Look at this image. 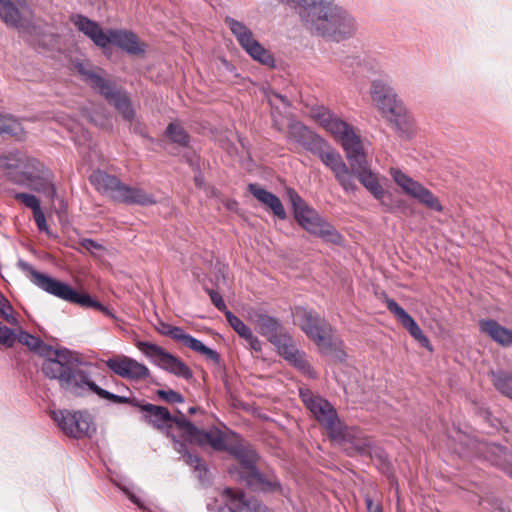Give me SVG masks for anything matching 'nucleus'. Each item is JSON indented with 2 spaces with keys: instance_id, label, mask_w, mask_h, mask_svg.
<instances>
[{
  "instance_id": "f257e3e1",
  "label": "nucleus",
  "mask_w": 512,
  "mask_h": 512,
  "mask_svg": "<svg viewBox=\"0 0 512 512\" xmlns=\"http://www.w3.org/2000/svg\"><path fill=\"white\" fill-rule=\"evenodd\" d=\"M44 361L41 371L50 380H57L60 387L75 396H83L86 388L95 393L93 382L89 373L80 369L82 363L78 354L67 348L54 349L41 341L36 351Z\"/></svg>"
},
{
  "instance_id": "f03ea898",
  "label": "nucleus",
  "mask_w": 512,
  "mask_h": 512,
  "mask_svg": "<svg viewBox=\"0 0 512 512\" xmlns=\"http://www.w3.org/2000/svg\"><path fill=\"white\" fill-rule=\"evenodd\" d=\"M294 323L301 331L314 342L319 350L325 354H335L343 361L346 353L343 350V341L335 336L334 327L314 309L296 306L292 310Z\"/></svg>"
},
{
  "instance_id": "7ed1b4c3",
  "label": "nucleus",
  "mask_w": 512,
  "mask_h": 512,
  "mask_svg": "<svg viewBox=\"0 0 512 512\" xmlns=\"http://www.w3.org/2000/svg\"><path fill=\"white\" fill-rule=\"evenodd\" d=\"M0 167L7 178L18 185H28L29 188L43 193L50 200L56 197L57 190L52 183L51 173L34 158L4 157L0 159Z\"/></svg>"
},
{
  "instance_id": "20e7f679",
  "label": "nucleus",
  "mask_w": 512,
  "mask_h": 512,
  "mask_svg": "<svg viewBox=\"0 0 512 512\" xmlns=\"http://www.w3.org/2000/svg\"><path fill=\"white\" fill-rule=\"evenodd\" d=\"M17 265L24 273H26L27 277L35 286L45 292L60 298L61 300L79 305L82 308H93L110 318H115L114 313L108 307L92 298L88 293H80L73 289L69 284L47 274L38 272L30 263L22 259L18 261Z\"/></svg>"
},
{
  "instance_id": "39448f33",
  "label": "nucleus",
  "mask_w": 512,
  "mask_h": 512,
  "mask_svg": "<svg viewBox=\"0 0 512 512\" xmlns=\"http://www.w3.org/2000/svg\"><path fill=\"white\" fill-rule=\"evenodd\" d=\"M73 23L79 31L102 49L113 44L133 56H140L145 53L146 45L140 42L138 36L133 31L126 29H108L105 32L96 21L80 14L73 19Z\"/></svg>"
},
{
  "instance_id": "423d86ee",
  "label": "nucleus",
  "mask_w": 512,
  "mask_h": 512,
  "mask_svg": "<svg viewBox=\"0 0 512 512\" xmlns=\"http://www.w3.org/2000/svg\"><path fill=\"white\" fill-rule=\"evenodd\" d=\"M305 27L312 33L340 42L354 36L357 23L354 17L333 1L323 7Z\"/></svg>"
},
{
  "instance_id": "0eeeda50",
  "label": "nucleus",
  "mask_w": 512,
  "mask_h": 512,
  "mask_svg": "<svg viewBox=\"0 0 512 512\" xmlns=\"http://www.w3.org/2000/svg\"><path fill=\"white\" fill-rule=\"evenodd\" d=\"M299 396L305 407L317 422L326 430L329 439L338 444L350 442L354 432L343 424L336 409L325 398L314 394L310 389H300Z\"/></svg>"
},
{
  "instance_id": "6e6552de",
  "label": "nucleus",
  "mask_w": 512,
  "mask_h": 512,
  "mask_svg": "<svg viewBox=\"0 0 512 512\" xmlns=\"http://www.w3.org/2000/svg\"><path fill=\"white\" fill-rule=\"evenodd\" d=\"M89 182L101 195L118 203L139 206H151L157 203L153 194L140 187L126 185L117 176L100 169L91 173Z\"/></svg>"
},
{
  "instance_id": "1a4fd4ad",
  "label": "nucleus",
  "mask_w": 512,
  "mask_h": 512,
  "mask_svg": "<svg viewBox=\"0 0 512 512\" xmlns=\"http://www.w3.org/2000/svg\"><path fill=\"white\" fill-rule=\"evenodd\" d=\"M287 195L293 208L294 218L303 229L326 242L341 243L342 235L336 228L315 209L308 206L294 189H287Z\"/></svg>"
},
{
  "instance_id": "9d476101",
  "label": "nucleus",
  "mask_w": 512,
  "mask_h": 512,
  "mask_svg": "<svg viewBox=\"0 0 512 512\" xmlns=\"http://www.w3.org/2000/svg\"><path fill=\"white\" fill-rule=\"evenodd\" d=\"M370 94L383 117L392 123L397 130L406 132L410 128V117L393 88L382 81L376 80L371 84Z\"/></svg>"
},
{
  "instance_id": "9b49d317",
  "label": "nucleus",
  "mask_w": 512,
  "mask_h": 512,
  "mask_svg": "<svg viewBox=\"0 0 512 512\" xmlns=\"http://www.w3.org/2000/svg\"><path fill=\"white\" fill-rule=\"evenodd\" d=\"M94 389L95 394L102 399H106L117 404H129L132 407L140 408L141 411L144 412L143 420L157 430L171 428L172 423L177 426V421L181 419V417L172 416L166 407L151 403H144L137 398L116 395L99 386H94Z\"/></svg>"
},
{
  "instance_id": "f8f14e48",
  "label": "nucleus",
  "mask_w": 512,
  "mask_h": 512,
  "mask_svg": "<svg viewBox=\"0 0 512 512\" xmlns=\"http://www.w3.org/2000/svg\"><path fill=\"white\" fill-rule=\"evenodd\" d=\"M225 23L235 36L241 48L255 61L269 68L275 67V59L259 41L254 38L252 30L243 22L227 16Z\"/></svg>"
},
{
  "instance_id": "ddd939ff",
  "label": "nucleus",
  "mask_w": 512,
  "mask_h": 512,
  "mask_svg": "<svg viewBox=\"0 0 512 512\" xmlns=\"http://www.w3.org/2000/svg\"><path fill=\"white\" fill-rule=\"evenodd\" d=\"M177 428L182 432L181 436L186 441L201 447L209 445L215 451L228 452L229 447L233 444V442H229L226 433L219 428L211 427L209 430H202L184 417L177 421Z\"/></svg>"
},
{
  "instance_id": "4468645a",
  "label": "nucleus",
  "mask_w": 512,
  "mask_h": 512,
  "mask_svg": "<svg viewBox=\"0 0 512 512\" xmlns=\"http://www.w3.org/2000/svg\"><path fill=\"white\" fill-rule=\"evenodd\" d=\"M312 154L319 157L322 163L333 172L335 179L345 192L355 193L358 190L350 165L348 166L341 154L325 140L319 144Z\"/></svg>"
},
{
  "instance_id": "2eb2a0df",
  "label": "nucleus",
  "mask_w": 512,
  "mask_h": 512,
  "mask_svg": "<svg viewBox=\"0 0 512 512\" xmlns=\"http://www.w3.org/2000/svg\"><path fill=\"white\" fill-rule=\"evenodd\" d=\"M136 347L152 359L156 365L169 373L186 380L193 377L192 370L181 359L165 351L161 346L146 341H138Z\"/></svg>"
},
{
  "instance_id": "dca6fc26",
  "label": "nucleus",
  "mask_w": 512,
  "mask_h": 512,
  "mask_svg": "<svg viewBox=\"0 0 512 512\" xmlns=\"http://www.w3.org/2000/svg\"><path fill=\"white\" fill-rule=\"evenodd\" d=\"M53 419L65 435L75 439L90 437L95 431L92 418L87 413L60 410L53 412Z\"/></svg>"
},
{
  "instance_id": "f3484780",
  "label": "nucleus",
  "mask_w": 512,
  "mask_h": 512,
  "mask_svg": "<svg viewBox=\"0 0 512 512\" xmlns=\"http://www.w3.org/2000/svg\"><path fill=\"white\" fill-rule=\"evenodd\" d=\"M391 176L395 183L399 185L407 195L415 198L419 203L431 210L437 212L443 211V206L438 197L420 182L415 181L398 169H391Z\"/></svg>"
},
{
  "instance_id": "a211bd4d",
  "label": "nucleus",
  "mask_w": 512,
  "mask_h": 512,
  "mask_svg": "<svg viewBox=\"0 0 512 512\" xmlns=\"http://www.w3.org/2000/svg\"><path fill=\"white\" fill-rule=\"evenodd\" d=\"M224 505L216 512H272L254 497H247L242 489L226 487L221 492Z\"/></svg>"
},
{
  "instance_id": "6ab92c4d",
  "label": "nucleus",
  "mask_w": 512,
  "mask_h": 512,
  "mask_svg": "<svg viewBox=\"0 0 512 512\" xmlns=\"http://www.w3.org/2000/svg\"><path fill=\"white\" fill-rule=\"evenodd\" d=\"M250 319L258 332L272 344L279 345L280 338H286V335L283 333V325L276 317L262 312H253L250 314Z\"/></svg>"
},
{
  "instance_id": "aec40b11",
  "label": "nucleus",
  "mask_w": 512,
  "mask_h": 512,
  "mask_svg": "<svg viewBox=\"0 0 512 512\" xmlns=\"http://www.w3.org/2000/svg\"><path fill=\"white\" fill-rule=\"evenodd\" d=\"M387 309L393 313L409 334L418 341L421 346L432 350L429 339L424 335L416 321L393 299L386 300Z\"/></svg>"
},
{
  "instance_id": "412c9836",
  "label": "nucleus",
  "mask_w": 512,
  "mask_h": 512,
  "mask_svg": "<svg viewBox=\"0 0 512 512\" xmlns=\"http://www.w3.org/2000/svg\"><path fill=\"white\" fill-rule=\"evenodd\" d=\"M99 93L117 109L124 120L129 123L134 121L136 113L126 92L117 89L109 82Z\"/></svg>"
},
{
  "instance_id": "4be33fe9",
  "label": "nucleus",
  "mask_w": 512,
  "mask_h": 512,
  "mask_svg": "<svg viewBox=\"0 0 512 512\" xmlns=\"http://www.w3.org/2000/svg\"><path fill=\"white\" fill-rule=\"evenodd\" d=\"M287 137L311 153L324 140L299 121H293L289 124Z\"/></svg>"
},
{
  "instance_id": "5701e85b",
  "label": "nucleus",
  "mask_w": 512,
  "mask_h": 512,
  "mask_svg": "<svg viewBox=\"0 0 512 512\" xmlns=\"http://www.w3.org/2000/svg\"><path fill=\"white\" fill-rule=\"evenodd\" d=\"M227 453L237 459L240 463L243 469V472L241 473L242 479L243 475L251 474L254 470L257 469L259 456L257 452L244 441L239 439L233 442Z\"/></svg>"
},
{
  "instance_id": "b1692460",
  "label": "nucleus",
  "mask_w": 512,
  "mask_h": 512,
  "mask_svg": "<svg viewBox=\"0 0 512 512\" xmlns=\"http://www.w3.org/2000/svg\"><path fill=\"white\" fill-rule=\"evenodd\" d=\"M353 179L357 178L359 182L377 199L382 200L386 194L380 185L378 178L368 165L367 160L351 167Z\"/></svg>"
},
{
  "instance_id": "393cba45",
  "label": "nucleus",
  "mask_w": 512,
  "mask_h": 512,
  "mask_svg": "<svg viewBox=\"0 0 512 512\" xmlns=\"http://www.w3.org/2000/svg\"><path fill=\"white\" fill-rule=\"evenodd\" d=\"M338 141H340L342 148L345 152L347 161L350 167L363 163L366 159L362 140L357 135L353 127L347 131Z\"/></svg>"
},
{
  "instance_id": "a878e982",
  "label": "nucleus",
  "mask_w": 512,
  "mask_h": 512,
  "mask_svg": "<svg viewBox=\"0 0 512 512\" xmlns=\"http://www.w3.org/2000/svg\"><path fill=\"white\" fill-rule=\"evenodd\" d=\"M243 480L253 490H259L264 493L282 491V485L274 474L261 473L258 468L251 474L243 475Z\"/></svg>"
},
{
  "instance_id": "bb28decb",
  "label": "nucleus",
  "mask_w": 512,
  "mask_h": 512,
  "mask_svg": "<svg viewBox=\"0 0 512 512\" xmlns=\"http://www.w3.org/2000/svg\"><path fill=\"white\" fill-rule=\"evenodd\" d=\"M480 331L488 335L494 342L502 347L512 346V330L499 324L493 319L479 321Z\"/></svg>"
},
{
  "instance_id": "cd10ccee",
  "label": "nucleus",
  "mask_w": 512,
  "mask_h": 512,
  "mask_svg": "<svg viewBox=\"0 0 512 512\" xmlns=\"http://www.w3.org/2000/svg\"><path fill=\"white\" fill-rule=\"evenodd\" d=\"M248 191L262 204L268 206L273 214L277 216L279 219L284 220L287 217L284 206L275 194L267 191L262 188L257 183H251L248 185Z\"/></svg>"
},
{
  "instance_id": "c85d7f7f",
  "label": "nucleus",
  "mask_w": 512,
  "mask_h": 512,
  "mask_svg": "<svg viewBox=\"0 0 512 512\" xmlns=\"http://www.w3.org/2000/svg\"><path fill=\"white\" fill-rule=\"evenodd\" d=\"M26 7V0H0V19L9 26L21 27V11Z\"/></svg>"
},
{
  "instance_id": "c756f323",
  "label": "nucleus",
  "mask_w": 512,
  "mask_h": 512,
  "mask_svg": "<svg viewBox=\"0 0 512 512\" xmlns=\"http://www.w3.org/2000/svg\"><path fill=\"white\" fill-rule=\"evenodd\" d=\"M316 119L320 125L339 140L352 126L340 119L337 115L329 110L322 109L316 115Z\"/></svg>"
},
{
  "instance_id": "7c9ffc66",
  "label": "nucleus",
  "mask_w": 512,
  "mask_h": 512,
  "mask_svg": "<svg viewBox=\"0 0 512 512\" xmlns=\"http://www.w3.org/2000/svg\"><path fill=\"white\" fill-rule=\"evenodd\" d=\"M226 320L238 336L247 342L250 349L256 352L261 351L262 345L260 340L253 334L251 328L239 317L234 315L232 312H226Z\"/></svg>"
},
{
  "instance_id": "2f4dec72",
  "label": "nucleus",
  "mask_w": 512,
  "mask_h": 512,
  "mask_svg": "<svg viewBox=\"0 0 512 512\" xmlns=\"http://www.w3.org/2000/svg\"><path fill=\"white\" fill-rule=\"evenodd\" d=\"M296 5L303 8L300 13L304 26L310 22L323 7L328 6L332 0H291Z\"/></svg>"
},
{
  "instance_id": "473e14b6",
  "label": "nucleus",
  "mask_w": 512,
  "mask_h": 512,
  "mask_svg": "<svg viewBox=\"0 0 512 512\" xmlns=\"http://www.w3.org/2000/svg\"><path fill=\"white\" fill-rule=\"evenodd\" d=\"M490 375L496 390L512 400V373L499 370L491 371Z\"/></svg>"
},
{
  "instance_id": "72a5a7b5",
  "label": "nucleus",
  "mask_w": 512,
  "mask_h": 512,
  "mask_svg": "<svg viewBox=\"0 0 512 512\" xmlns=\"http://www.w3.org/2000/svg\"><path fill=\"white\" fill-rule=\"evenodd\" d=\"M185 346L195 352H198V353L204 355L207 361H210L213 364L220 366V363H221L220 354L217 351L204 345L200 340H198L190 335L187 342L185 343Z\"/></svg>"
},
{
  "instance_id": "f704fd0d",
  "label": "nucleus",
  "mask_w": 512,
  "mask_h": 512,
  "mask_svg": "<svg viewBox=\"0 0 512 512\" xmlns=\"http://www.w3.org/2000/svg\"><path fill=\"white\" fill-rule=\"evenodd\" d=\"M355 451L362 455L368 456L371 459H376L380 465L388 466V456L385 451L379 447H373L370 443H356L354 445Z\"/></svg>"
},
{
  "instance_id": "c9c22d12",
  "label": "nucleus",
  "mask_w": 512,
  "mask_h": 512,
  "mask_svg": "<svg viewBox=\"0 0 512 512\" xmlns=\"http://www.w3.org/2000/svg\"><path fill=\"white\" fill-rule=\"evenodd\" d=\"M0 134H9L21 138L24 135V128L21 123L12 116H3L0 114Z\"/></svg>"
},
{
  "instance_id": "e433bc0d",
  "label": "nucleus",
  "mask_w": 512,
  "mask_h": 512,
  "mask_svg": "<svg viewBox=\"0 0 512 512\" xmlns=\"http://www.w3.org/2000/svg\"><path fill=\"white\" fill-rule=\"evenodd\" d=\"M166 134L173 143H176L182 147H187L189 145L190 136L179 123H169L166 128Z\"/></svg>"
},
{
  "instance_id": "4c0bfd02",
  "label": "nucleus",
  "mask_w": 512,
  "mask_h": 512,
  "mask_svg": "<svg viewBox=\"0 0 512 512\" xmlns=\"http://www.w3.org/2000/svg\"><path fill=\"white\" fill-rule=\"evenodd\" d=\"M156 330L164 336H168L175 341L182 342L184 345L190 337V334L185 333L181 327L172 326L162 321H159L158 326H156Z\"/></svg>"
},
{
  "instance_id": "58836bf2",
  "label": "nucleus",
  "mask_w": 512,
  "mask_h": 512,
  "mask_svg": "<svg viewBox=\"0 0 512 512\" xmlns=\"http://www.w3.org/2000/svg\"><path fill=\"white\" fill-rule=\"evenodd\" d=\"M78 71L85 77V80L90 83L91 87L97 89L99 92L109 83V81L87 68L84 64L78 65Z\"/></svg>"
},
{
  "instance_id": "ea45409f",
  "label": "nucleus",
  "mask_w": 512,
  "mask_h": 512,
  "mask_svg": "<svg viewBox=\"0 0 512 512\" xmlns=\"http://www.w3.org/2000/svg\"><path fill=\"white\" fill-rule=\"evenodd\" d=\"M130 360L131 358L125 356L109 358L106 361V366L118 376L126 378Z\"/></svg>"
},
{
  "instance_id": "a19ab883",
  "label": "nucleus",
  "mask_w": 512,
  "mask_h": 512,
  "mask_svg": "<svg viewBox=\"0 0 512 512\" xmlns=\"http://www.w3.org/2000/svg\"><path fill=\"white\" fill-rule=\"evenodd\" d=\"M148 376H149V369L144 364H141L131 358L126 378L130 379V380L137 381V380L145 379Z\"/></svg>"
},
{
  "instance_id": "79ce46f5",
  "label": "nucleus",
  "mask_w": 512,
  "mask_h": 512,
  "mask_svg": "<svg viewBox=\"0 0 512 512\" xmlns=\"http://www.w3.org/2000/svg\"><path fill=\"white\" fill-rule=\"evenodd\" d=\"M15 200L24 204L27 208H30L32 212L41 208L40 200L33 194L16 192L13 194Z\"/></svg>"
},
{
  "instance_id": "37998d69",
  "label": "nucleus",
  "mask_w": 512,
  "mask_h": 512,
  "mask_svg": "<svg viewBox=\"0 0 512 512\" xmlns=\"http://www.w3.org/2000/svg\"><path fill=\"white\" fill-rule=\"evenodd\" d=\"M280 354L289 362H291L298 354L299 350L291 343V338L287 337V342H282L280 338L279 345H276Z\"/></svg>"
},
{
  "instance_id": "c03bdc74",
  "label": "nucleus",
  "mask_w": 512,
  "mask_h": 512,
  "mask_svg": "<svg viewBox=\"0 0 512 512\" xmlns=\"http://www.w3.org/2000/svg\"><path fill=\"white\" fill-rule=\"evenodd\" d=\"M290 363H292L297 369H299L309 377H316L315 371L313 370L309 362L306 360L305 354L303 352L300 351L299 354Z\"/></svg>"
},
{
  "instance_id": "a18cd8bd",
  "label": "nucleus",
  "mask_w": 512,
  "mask_h": 512,
  "mask_svg": "<svg viewBox=\"0 0 512 512\" xmlns=\"http://www.w3.org/2000/svg\"><path fill=\"white\" fill-rule=\"evenodd\" d=\"M205 292L209 295L211 302L213 305L226 316V312H231L227 309L226 303L220 293L217 291L210 289L208 287H204Z\"/></svg>"
},
{
  "instance_id": "49530a36",
  "label": "nucleus",
  "mask_w": 512,
  "mask_h": 512,
  "mask_svg": "<svg viewBox=\"0 0 512 512\" xmlns=\"http://www.w3.org/2000/svg\"><path fill=\"white\" fill-rule=\"evenodd\" d=\"M156 394L160 399L170 404L184 402V397L182 394L172 389L157 390Z\"/></svg>"
},
{
  "instance_id": "de8ad7c7",
  "label": "nucleus",
  "mask_w": 512,
  "mask_h": 512,
  "mask_svg": "<svg viewBox=\"0 0 512 512\" xmlns=\"http://www.w3.org/2000/svg\"><path fill=\"white\" fill-rule=\"evenodd\" d=\"M18 341L21 344L29 347L32 351H36V349L39 348L42 340L39 337L29 334L28 332L21 331L18 337Z\"/></svg>"
},
{
  "instance_id": "09e8293b",
  "label": "nucleus",
  "mask_w": 512,
  "mask_h": 512,
  "mask_svg": "<svg viewBox=\"0 0 512 512\" xmlns=\"http://www.w3.org/2000/svg\"><path fill=\"white\" fill-rule=\"evenodd\" d=\"M16 341V335L12 329L0 322V343L6 347H12Z\"/></svg>"
},
{
  "instance_id": "8fccbe9b",
  "label": "nucleus",
  "mask_w": 512,
  "mask_h": 512,
  "mask_svg": "<svg viewBox=\"0 0 512 512\" xmlns=\"http://www.w3.org/2000/svg\"><path fill=\"white\" fill-rule=\"evenodd\" d=\"M33 218L38 230L49 234V228L46 222V217L41 208L33 212Z\"/></svg>"
},
{
  "instance_id": "3c124183",
  "label": "nucleus",
  "mask_w": 512,
  "mask_h": 512,
  "mask_svg": "<svg viewBox=\"0 0 512 512\" xmlns=\"http://www.w3.org/2000/svg\"><path fill=\"white\" fill-rule=\"evenodd\" d=\"M185 462L193 467L195 470H201L203 467L202 459L197 455L193 454L188 450L184 452Z\"/></svg>"
},
{
  "instance_id": "603ef678",
  "label": "nucleus",
  "mask_w": 512,
  "mask_h": 512,
  "mask_svg": "<svg viewBox=\"0 0 512 512\" xmlns=\"http://www.w3.org/2000/svg\"><path fill=\"white\" fill-rule=\"evenodd\" d=\"M80 244H81V246L83 248H85L88 251L103 250L104 249L103 245L99 244L98 242H96V241H94L93 239H90V238L82 239Z\"/></svg>"
},
{
  "instance_id": "864d4df0",
  "label": "nucleus",
  "mask_w": 512,
  "mask_h": 512,
  "mask_svg": "<svg viewBox=\"0 0 512 512\" xmlns=\"http://www.w3.org/2000/svg\"><path fill=\"white\" fill-rule=\"evenodd\" d=\"M395 207L398 208L405 215H413V208L403 199L395 201Z\"/></svg>"
},
{
  "instance_id": "5fc2aeb1",
  "label": "nucleus",
  "mask_w": 512,
  "mask_h": 512,
  "mask_svg": "<svg viewBox=\"0 0 512 512\" xmlns=\"http://www.w3.org/2000/svg\"><path fill=\"white\" fill-rule=\"evenodd\" d=\"M365 504L368 512H383L381 504H375L369 495L365 496Z\"/></svg>"
},
{
  "instance_id": "6e6d98bb",
  "label": "nucleus",
  "mask_w": 512,
  "mask_h": 512,
  "mask_svg": "<svg viewBox=\"0 0 512 512\" xmlns=\"http://www.w3.org/2000/svg\"><path fill=\"white\" fill-rule=\"evenodd\" d=\"M10 312H13V307L11 306L10 302L4 298L0 302V317L4 318L10 314Z\"/></svg>"
},
{
  "instance_id": "4d7b16f0",
  "label": "nucleus",
  "mask_w": 512,
  "mask_h": 512,
  "mask_svg": "<svg viewBox=\"0 0 512 512\" xmlns=\"http://www.w3.org/2000/svg\"><path fill=\"white\" fill-rule=\"evenodd\" d=\"M4 319L12 326H17L19 324L18 319L14 316L13 312H10Z\"/></svg>"
},
{
  "instance_id": "13d9d810",
  "label": "nucleus",
  "mask_w": 512,
  "mask_h": 512,
  "mask_svg": "<svg viewBox=\"0 0 512 512\" xmlns=\"http://www.w3.org/2000/svg\"><path fill=\"white\" fill-rule=\"evenodd\" d=\"M488 451H490L491 453H493L495 455H498V453L505 454V451L502 449V447L495 445V444L489 445Z\"/></svg>"
},
{
  "instance_id": "bf43d9fd",
  "label": "nucleus",
  "mask_w": 512,
  "mask_h": 512,
  "mask_svg": "<svg viewBox=\"0 0 512 512\" xmlns=\"http://www.w3.org/2000/svg\"><path fill=\"white\" fill-rule=\"evenodd\" d=\"M128 497L134 504L141 506L139 498H137L134 494H129Z\"/></svg>"
},
{
  "instance_id": "052dcab7",
  "label": "nucleus",
  "mask_w": 512,
  "mask_h": 512,
  "mask_svg": "<svg viewBox=\"0 0 512 512\" xmlns=\"http://www.w3.org/2000/svg\"><path fill=\"white\" fill-rule=\"evenodd\" d=\"M134 131L138 132V133H140L141 135L144 136V133L142 131V124L141 123L138 122V123L135 124Z\"/></svg>"
},
{
  "instance_id": "680f3d73",
  "label": "nucleus",
  "mask_w": 512,
  "mask_h": 512,
  "mask_svg": "<svg viewBox=\"0 0 512 512\" xmlns=\"http://www.w3.org/2000/svg\"><path fill=\"white\" fill-rule=\"evenodd\" d=\"M273 127L275 129H277L278 131L282 132L283 131V127L279 124V122L277 120H273Z\"/></svg>"
},
{
  "instance_id": "e2e57ef3",
  "label": "nucleus",
  "mask_w": 512,
  "mask_h": 512,
  "mask_svg": "<svg viewBox=\"0 0 512 512\" xmlns=\"http://www.w3.org/2000/svg\"><path fill=\"white\" fill-rule=\"evenodd\" d=\"M196 411H197V408H196V407H190V408L188 409V413H189V414H194V413H196Z\"/></svg>"
},
{
  "instance_id": "0e129e2a",
  "label": "nucleus",
  "mask_w": 512,
  "mask_h": 512,
  "mask_svg": "<svg viewBox=\"0 0 512 512\" xmlns=\"http://www.w3.org/2000/svg\"><path fill=\"white\" fill-rule=\"evenodd\" d=\"M493 463H494L495 465H500V461H499V460H494V461H493Z\"/></svg>"
},
{
  "instance_id": "69168bd1",
  "label": "nucleus",
  "mask_w": 512,
  "mask_h": 512,
  "mask_svg": "<svg viewBox=\"0 0 512 512\" xmlns=\"http://www.w3.org/2000/svg\"><path fill=\"white\" fill-rule=\"evenodd\" d=\"M5 297L3 296V294L0 292V302L4 299Z\"/></svg>"
},
{
  "instance_id": "338daca9",
  "label": "nucleus",
  "mask_w": 512,
  "mask_h": 512,
  "mask_svg": "<svg viewBox=\"0 0 512 512\" xmlns=\"http://www.w3.org/2000/svg\"><path fill=\"white\" fill-rule=\"evenodd\" d=\"M196 183L198 184L200 182V179L198 177L195 178Z\"/></svg>"
},
{
  "instance_id": "774afa93",
  "label": "nucleus",
  "mask_w": 512,
  "mask_h": 512,
  "mask_svg": "<svg viewBox=\"0 0 512 512\" xmlns=\"http://www.w3.org/2000/svg\"><path fill=\"white\" fill-rule=\"evenodd\" d=\"M279 98L284 102L285 98L283 96H279Z\"/></svg>"
}]
</instances>
